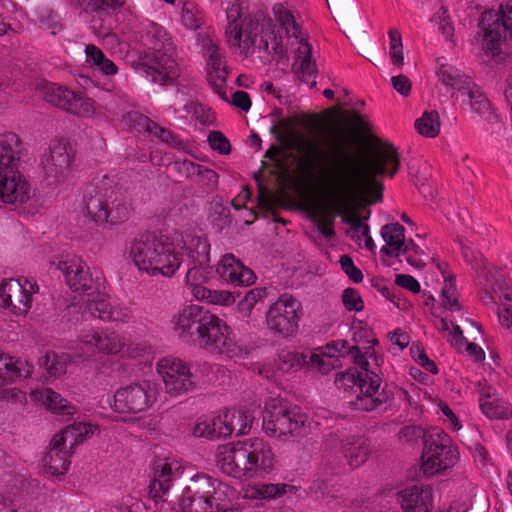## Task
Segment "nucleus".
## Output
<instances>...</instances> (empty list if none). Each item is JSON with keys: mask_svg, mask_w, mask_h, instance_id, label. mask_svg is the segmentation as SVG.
<instances>
[{"mask_svg": "<svg viewBox=\"0 0 512 512\" xmlns=\"http://www.w3.org/2000/svg\"><path fill=\"white\" fill-rule=\"evenodd\" d=\"M354 133L349 128H337L331 134L329 153L323 152L312 139L302 138L296 148L302 155L303 165L308 170L320 173L326 196L331 199L332 210L343 216L350 225L347 234L360 239L358 232L364 223L356 214H350L348 204L356 185L365 190H379L378 179L393 176L399 168V155L393 145L379 143L370 147L368 155L360 162L347 150L354 143Z\"/></svg>", "mask_w": 512, "mask_h": 512, "instance_id": "nucleus-1", "label": "nucleus"}, {"mask_svg": "<svg viewBox=\"0 0 512 512\" xmlns=\"http://www.w3.org/2000/svg\"><path fill=\"white\" fill-rule=\"evenodd\" d=\"M174 331L184 342L191 343L227 358L239 357L242 349L230 337L229 326L217 315L189 305L173 317Z\"/></svg>", "mask_w": 512, "mask_h": 512, "instance_id": "nucleus-2", "label": "nucleus"}, {"mask_svg": "<svg viewBox=\"0 0 512 512\" xmlns=\"http://www.w3.org/2000/svg\"><path fill=\"white\" fill-rule=\"evenodd\" d=\"M327 350L333 349L341 355L349 354L358 368L349 369L335 379L338 388L347 394L346 398L354 410L370 412L387 402L388 396L384 390L379 391L381 378L377 372L369 369L367 356L360 352L358 346H349L346 340H338L327 345Z\"/></svg>", "mask_w": 512, "mask_h": 512, "instance_id": "nucleus-3", "label": "nucleus"}, {"mask_svg": "<svg viewBox=\"0 0 512 512\" xmlns=\"http://www.w3.org/2000/svg\"><path fill=\"white\" fill-rule=\"evenodd\" d=\"M215 461L224 474L241 481L264 478L277 464L271 445L257 437L219 445Z\"/></svg>", "mask_w": 512, "mask_h": 512, "instance_id": "nucleus-4", "label": "nucleus"}, {"mask_svg": "<svg viewBox=\"0 0 512 512\" xmlns=\"http://www.w3.org/2000/svg\"><path fill=\"white\" fill-rule=\"evenodd\" d=\"M227 42L247 56L257 47L270 53H280L282 48L270 18L262 14L243 15L241 5L234 1L227 9Z\"/></svg>", "mask_w": 512, "mask_h": 512, "instance_id": "nucleus-5", "label": "nucleus"}, {"mask_svg": "<svg viewBox=\"0 0 512 512\" xmlns=\"http://www.w3.org/2000/svg\"><path fill=\"white\" fill-rule=\"evenodd\" d=\"M130 256L138 270L150 277L171 278L183 262L182 253L171 242L149 233L131 243Z\"/></svg>", "mask_w": 512, "mask_h": 512, "instance_id": "nucleus-6", "label": "nucleus"}, {"mask_svg": "<svg viewBox=\"0 0 512 512\" xmlns=\"http://www.w3.org/2000/svg\"><path fill=\"white\" fill-rule=\"evenodd\" d=\"M235 497V490L206 474L191 478L179 498L182 512H225Z\"/></svg>", "mask_w": 512, "mask_h": 512, "instance_id": "nucleus-7", "label": "nucleus"}, {"mask_svg": "<svg viewBox=\"0 0 512 512\" xmlns=\"http://www.w3.org/2000/svg\"><path fill=\"white\" fill-rule=\"evenodd\" d=\"M146 50L137 70L160 85H169L179 76L175 47L166 31L157 25L147 33Z\"/></svg>", "mask_w": 512, "mask_h": 512, "instance_id": "nucleus-8", "label": "nucleus"}, {"mask_svg": "<svg viewBox=\"0 0 512 512\" xmlns=\"http://www.w3.org/2000/svg\"><path fill=\"white\" fill-rule=\"evenodd\" d=\"M84 203L88 216L98 225L122 223L128 220L132 211L122 192L104 185L88 186Z\"/></svg>", "mask_w": 512, "mask_h": 512, "instance_id": "nucleus-9", "label": "nucleus"}, {"mask_svg": "<svg viewBox=\"0 0 512 512\" xmlns=\"http://www.w3.org/2000/svg\"><path fill=\"white\" fill-rule=\"evenodd\" d=\"M307 416L296 406L281 398H271L265 403L262 428L264 433L278 440L303 436Z\"/></svg>", "mask_w": 512, "mask_h": 512, "instance_id": "nucleus-10", "label": "nucleus"}, {"mask_svg": "<svg viewBox=\"0 0 512 512\" xmlns=\"http://www.w3.org/2000/svg\"><path fill=\"white\" fill-rule=\"evenodd\" d=\"M92 433V426L88 423L74 422L68 425L60 433L53 437L50 449L43 458L44 467L51 475L66 473L70 465L69 454L66 450L67 443L73 448L82 443L85 437Z\"/></svg>", "mask_w": 512, "mask_h": 512, "instance_id": "nucleus-11", "label": "nucleus"}, {"mask_svg": "<svg viewBox=\"0 0 512 512\" xmlns=\"http://www.w3.org/2000/svg\"><path fill=\"white\" fill-rule=\"evenodd\" d=\"M421 458L424 474L432 476L454 466L458 460V452L451 445V439L447 433L433 430L425 436Z\"/></svg>", "mask_w": 512, "mask_h": 512, "instance_id": "nucleus-12", "label": "nucleus"}, {"mask_svg": "<svg viewBox=\"0 0 512 512\" xmlns=\"http://www.w3.org/2000/svg\"><path fill=\"white\" fill-rule=\"evenodd\" d=\"M51 267L60 270L65 283L74 292L87 293L105 290V278L101 271L92 272L80 258L71 257L65 260L52 261Z\"/></svg>", "mask_w": 512, "mask_h": 512, "instance_id": "nucleus-13", "label": "nucleus"}, {"mask_svg": "<svg viewBox=\"0 0 512 512\" xmlns=\"http://www.w3.org/2000/svg\"><path fill=\"white\" fill-rule=\"evenodd\" d=\"M301 314V303L293 296L283 294L267 310L266 324L274 335L290 337L299 329Z\"/></svg>", "mask_w": 512, "mask_h": 512, "instance_id": "nucleus-14", "label": "nucleus"}, {"mask_svg": "<svg viewBox=\"0 0 512 512\" xmlns=\"http://www.w3.org/2000/svg\"><path fill=\"white\" fill-rule=\"evenodd\" d=\"M76 152L66 139H54L41 159L45 179L51 183H63L72 174Z\"/></svg>", "mask_w": 512, "mask_h": 512, "instance_id": "nucleus-15", "label": "nucleus"}, {"mask_svg": "<svg viewBox=\"0 0 512 512\" xmlns=\"http://www.w3.org/2000/svg\"><path fill=\"white\" fill-rule=\"evenodd\" d=\"M36 91L40 98L64 111L81 117H89L94 113V103L91 99L55 83L42 81L37 84Z\"/></svg>", "mask_w": 512, "mask_h": 512, "instance_id": "nucleus-16", "label": "nucleus"}, {"mask_svg": "<svg viewBox=\"0 0 512 512\" xmlns=\"http://www.w3.org/2000/svg\"><path fill=\"white\" fill-rule=\"evenodd\" d=\"M157 372L164 383L166 393L177 397L196 388V382L188 365L175 357H164L157 362Z\"/></svg>", "mask_w": 512, "mask_h": 512, "instance_id": "nucleus-17", "label": "nucleus"}, {"mask_svg": "<svg viewBox=\"0 0 512 512\" xmlns=\"http://www.w3.org/2000/svg\"><path fill=\"white\" fill-rule=\"evenodd\" d=\"M38 285L28 279L3 280L0 283V304L16 315H25L31 308L32 296Z\"/></svg>", "mask_w": 512, "mask_h": 512, "instance_id": "nucleus-18", "label": "nucleus"}, {"mask_svg": "<svg viewBox=\"0 0 512 512\" xmlns=\"http://www.w3.org/2000/svg\"><path fill=\"white\" fill-rule=\"evenodd\" d=\"M185 277L186 286L192 295L200 301L211 304L228 305L234 298L228 291L210 290L204 284L211 278L212 268L208 264L191 263Z\"/></svg>", "mask_w": 512, "mask_h": 512, "instance_id": "nucleus-19", "label": "nucleus"}, {"mask_svg": "<svg viewBox=\"0 0 512 512\" xmlns=\"http://www.w3.org/2000/svg\"><path fill=\"white\" fill-rule=\"evenodd\" d=\"M148 382L134 383L117 390L114 395V410L119 413H138L154 402Z\"/></svg>", "mask_w": 512, "mask_h": 512, "instance_id": "nucleus-20", "label": "nucleus"}, {"mask_svg": "<svg viewBox=\"0 0 512 512\" xmlns=\"http://www.w3.org/2000/svg\"><path fill=\"white\" fill-rule=\"evenodd\" d=\"M31 186L19 168L0 170V201L10 206H21L31 198Z\"/></svg>", "mask_w": 512, "mask_h": 512, "instance_id": "nucleus-21", "label": "nucleus"}, {"mask_svg": "<svg viewBox=\"0 0 512 512\" xmlns=\"http://www.w3.org/2000/svg\"><path fill=\"white\" fill-rule=\"evenodd\" d=\"M79 342L94 353L115 355L124 348L125 338L113 330L83 329L78 335Z\"/></svg>", "mask_w": 512, "mask_h": 512, "instance_id": "nucleus-22", "label": "nucleus"}, {"mask_svg": "<svg viewBox=\"0 0 512 512\" xmlns=\"http://www.w3.org/2000/svg\"><path fill=\"white\" fill-rule=\"evenodd\" d=\"M86 295L88 298L85 301V310H87L89 318L122 323L129 321V311L124 307L111 303L104 290L95 291L94 294L89 291Z\"/></svg>", "mask_w": 512, "mask_h": 512, "instance_id": "nucleus-23", "label": "nucleus"}, {"mask_svg": "<svg viewBox=\"0 0 512 512\" xmlns=\"http://www.w3.org/2000/svg\"><path fill=\"white\" fill-rule=\"evenodd\" d=\"M181 468L180 462L174 458H159L154 461L149 494L155 501L167 493L174 478L181 473Z\"/></svg>", "mask_w": 512, "mask_h": 512, "instance_id": "nucleus-24", "label": "nucleus"}, {"mask_svg": "<svg viewBox=\"0 0 512 512\" xmlns=\"http://www.w3.org/2000/svg\"><path fill=\"white\" fill-rule=\"evenodd\" d=\"M403 512H431L433 508V490L429 485H413L397 493Z\"/></svg>", "mask_w": 512, "mask_h": 512, "instance_id": "nucleus-25", "label": "nucleus"}, {"mask_svg": "<svg viewBox=\"0 0 512 512\" xmlns=\"http://www.w3.org/2000/svg\"><path fill=\"white\" fill-rule=\"evenodd\" d=\"M499 17L494 10L482 13L479 26L483 32L482 49L486 55L497 56L501 53L504 40L503 27L499 26Z\"/></svg>", "mask_w": 512, "mask_h": 512, "instance_id": "nucleus-26", "label": "nucleus"}, {"mask_svg": "<svg viewBox=\"0 0 512 512\" xmlns=\"http://www.w3.org/2000/svg\"><path fill=\"white\" fill-rule=\"evenodd\" d=\"M292 72L303 83L310 87L316 86L317 65L312 55L311 45L303 39L298 41L295 49Z\"/></svg>", "mask_w": 512, "mask_h": 512, "instance_id": "nucleus-27", "label": "nucleus"}, {"mask_svg": "<svg viewBox=\"0 0 512 512\" xmlns=\"http://www.w3.org/2000/svg\"><path fill=\"white\" fill-rule=\"evenodd\" d=\"M216 271L223 280L238 286L251 285L256 279L254 272L232 254L222 257Z\"/></svg>", "mask_w": 512, "mask_h": 512, "instance_id": "nucleus-28", "label": "nucleus"}, {"mask_svg": "<svg viewBox=\"0 0 512 512\" xmlns=\"http://www.w3.org/2000/svg\"><path fill=\"white\" fill-rule=\"evenodd\" d=\"M481 411L490 419H509L512 417L511 404L500 397L492 387H483L480 390Z\"/></svg>", "mask_w": 512, "mask_h": 512, "instance_id": "nucleus-29", "label": "nucleus"}, {"mask_svg": "<svg viewBox=\"0 0 512 512\" xmlns=\"http://www.w3.org/2000/svg\"><path fill=\"white\" fill-rule=\"evenodd\" d=\"M381 236L386 245L381 247L380 252L391 257H398L400 254L409 252L408 244H405V229L399 223L386 224L381 228Z\"/></svg>", "mask_w": 512, "mask_h": 512, "instance_id": "nucleus-30", "label": "nucleus"}, {"mask_svg": "<svg viewBox=\"0 0 512 512\" xmlns=\"http://www.w3.org/2000/svg\"><path fill=\"white\" fill-rule=\"evenodd\" d=\"M22 142L13 132L0 134V170L19 168Z\"/></svg>", "mask_w": 512, "mask_h": 512, "instance_id": "nucleus-31", "label": "nucleus"}, {"mask_svg": "<svg viewBox=\"0 0 512 512\" xmlns=\"http://www.w3.org/2000/svg\"><path fill=\"white\" fill-rule=\"evenodd\" d=\"M463 97L467 98V103L471 109L482 119L490 123L498 120V116L491 108L490 101L475 83L470 85V87L464 92ZM464 101H466V99H464Z\"/></svg>", "mask_w": 512, "mask_h": 512, "instance_id": "nucleus-32", "label": "nucleus"}, {"mask_svg": "<svg viewBox=\"0 0 512 512\" xmlns=\"http://www.w3.org/2000/svg\"><path fill=\"white\" fill-rule=\"evenodd\" d=\"M181 249L186 253L190 263L208 264L210 261V245L200 236L187 235Z\"/></svg>", "mask_w": 512, "mask_h": 512, "instance_id": "nucleus-33", "label": "nucleus"}, {"mask_svg": "<svg viewBox=\"0 0 512 512\" xmlns=\"http://www.w3.org/2000/svg\"><path fill=\"white\" fill-rule=\"evenodd\" d=\"M437 76L443 85L456 90L461 96L474 83L467 75L449 65H441Z\"/></svg>", "mask_w": 512, "mask_h": 512, "instance_id": "nucleus-34", "label": "nucleus"}, {"mask_svg": "<svg viewBox=\"0 0 512 512\" xmlns=\"http://www.w3.org/2000/svg\"><path fill=\"white\" fill-rule=\"evenodd\" d=\"M252 419V415L247 410L228 409L224 411V421H228L229 430L225 429L224 433L244 435L251 429Z\"/></svg>", "mask_w": 512, "mask_h": 512, "instance_id": "nucleus-35", "label": "nucleus"}, {"mask_svg": "<svg viewBox=\"0 0 512 512\" xmlns=\"http://www.w3.org/2000/svg\"><path fill=\"white\" fill-rule=\"evenodd\" d=\"M478 284L481 287H490L494 294L502 293L503 298L507 301H512V290L508 286L505 278L497 270H490L484 268L479 274Z\"/></svg>", "mask_w": 512, "mask_h": 512, "instance_id": "nucleus-36", "label": "nucleus"}, {"mask_svg": "<svg viewBox=\"0 0 512 512\" xmlns=\"http://www.w3.org/2000/svg\"><path fill=\"white\" fill-rule=\"evenodd\" d=\"M203 49L207 63L212 68L211 72H214L216 77L220 78L221 81L227 78L228 71L224 61V54L219 48L218 43L209 39L204 43Z\"/></svg>", "mask_w": 512, "mask_h": 512, "instance_id": "nucleus-37", "label": "nucleus"}, {"mask_svg": "<svg viewBox=\"0 0 512 512\" xmlns=\"http://www.w3.org/2000/svg\"><path fill=\"white\" fill-rule=\"evenodd\" d=\"M39 395L40 400L52 413L62 416H69L75 413V407L52 389H43L39 392Z\"/></svg>", "mask_w": 512, "mask_h": 512, "instance_id": "nucleus-38", "label": "nucleus"}, {"mask_svg": "<svg viewBox=\"0 0 512 512\" xmlns=\"http://www.w3.org/2000/svg\"><path fill=\"white\" fill-rule=\"evenodd\" d=\"M5 370L9 374V380L13 381L18 377H29L33 371V365L27 360L14 358L0 352V372Z\"/></svg>", "mask_w": 512, "mask_h": 512, "instance_id": "nucleus-39", "label": "nucleus"}, {"mask_svg": "<svg viewBox=\"0 0 512 512\" xmlns=\"http://www.w3.org/2000/svg\"><path fill=\"white\" fill-rule=\"evenodd\" d=\"M298 488L286 483H261L254 489L253 496L263 500L280 498L286 494H295Z\"/></svg>", "mask_w": 512, "mask_h": 512, "instance_id": "nucleus-40", "label": "nucleus"}, {"mask_svg": "<svg viewBox=\"0 0 512 512\" xmlns=\"http://www.w3.org/2000/svg\"><path fill=\"white\" fill-rule=\"evenodd\" d=\"M86 61L97 67L105 75H115L118 68L115 63L107 58L104 53L95 45L89 44L85 48Z\"/></svg>", "mask_w": 512, "mask_h": 512, "instance_id": "nucleus-41", "label": "nucleus"}, {"mask_svg": "<svg viewBox=\"0 0 512 512\" xmlns=\"http://www.w3.org/2000/svg\"><path fill=\"white\" fill-rule=\"evenodd\" d=\"M342 448L351 467H359L365 463L370 454V449L364 439L347 442Z\"/></svg>", "mask_w": 512, "mask_h": 512, "instance_id": "nucleus-42", "label": "nucleus"}, {"mask_svg": "<svg viewBox=\"0 0 512 512\" xmlns=\"http://www.w3.org/2000/svg\"><path fill=\"white\" fill-rule=\"evenodd\" d=\"M328 200L327 206L318 205L316 207V212L314 215V219L317 223V229L321 235L325 238H330L334 236V230L332 225L334 223V213L337 211L332 210L331 207V199L329 196H326Z\"/></svg>", "mask_w": 512, "mask_h": 512, "instance_id": "nucleus-43", "label": "nucleus"}, {"mask_svg": "<svg viewBox=\"0 0 512 512\" xmlns=\"http://www.w3.org/2000/svg\"><path fill=\"white\" fill-rule=\"evenodd\" d=\"M417 132L428 138L436 137L440 132L441 122L437 111H425L414 123Z\"/></svg>", "mask_w": 512, "mask_h": 512, "instance_id": "nucleus-44", "label": "nucleus"}, {"mask_svg": "<svg viewBox=\"0 0 512 512\" xmlns=\"http://www.w3.org/2000/svg\"><path fill=\"white\" fill-rule=\"evenodd\" d=\"M306 364H308V360L304 353L290 350H281L278 353V368L285 373L298 371Z\"/></svg>", "mask_w": 512, "mask_h": 512, "instance_id": "nucleus-45", "label": "nucleus"}, {"mask_svg": "<svg viewBox=\"0 0 512 512\" xmlns=\"http://www.w3.org/2000/svg\"><path fill=\"white\" fill-rule=\"evenodd\" d=\"M183 166L188 174L198 178V182L209 188L217 187L219 175L214 170L191 161L183 162Z\"/></svg>", "mask_w": 512, "mask_h": 512, "instance_id": "nucleus-46", "label": "nucleus"}, {"mask_svg": "<svg viewBox=\"0 0 512 512\" xmlns=\"http://www.w3.org/2000/svg\"><path fill=\"white\" fill-rule=\"evenodd\" d=\"M40 368H42L46 377H58L66 372V362L63 357L54 352H47L39 359Z\"/></svg>", "mask_w": 512, "mask_h": 512, "instance_id": "nucleus-47", "label": "nucleus"}, {"mask_svg": "<svg viewBox=\"0 0 512 512\" xmlns=\"http://www.w3.org/2000/svg\"><path fill=\"white\" fill-rule=\"evenodd\" d=\"M277 21L284 27L290 37L299 38L301 33L300 26L295 22L293 14L282 4H277L273 8Z\"/></svg>", "mask_w": 512, "mask_h": 512, "instance_id": "nucleus-48", "label": "nucleus"}, {"mask_svg": "<svg viewBox=\"0 0 512 512\" xmlns=\"http://www.w3.org/2000/svg\"><path fill=\"white\" fill-rule=\"evenodd\" d=\"M334 354L328 353H311L309 356V361L306 366L311 369L317 370L322 374H327L335 367V362L338 360L334 358Z\"/></svg>", "mask_w": 512, "mask_h": 512, "instance_id": "nucleus-49", "label": "nucleus"}, {"mask_svg": "<svg viewBox=\"0 0 512 512\" xmlns=\"http://www.w3.org/2000/svg\"><path fill=\"white\" fill-rule=\"evenodd\" d=\"M124 124L131 130L149 132L153 121L138 111H130L123 116Z\"/></svg>", "mask_w": 512, "mask_h": 512, "instance_id": "nucleus-50", "label": "nucleus"}, {"mask_svg": "<svg viewBox=\"0 0 512 512\" xmlns=\"http://www.w3.org/2000/svg\"><path fill=\"white\" fill-rule=\"evenodd\" d=\"M442 306L451 311H460L461 305L455 292V280L452 277L445 278V286L441 292Z\"/></svg>", "mask_w": 512, "mask_h": 512, "instance_id": "nucleus-51", "label": "nucleus"}, {"mask_svg": "<svg viewBox=\"0 0 512 512\" xmlns=\"http://www.w3.org/2000/svg\"><path fill=\"white\" fill-rule=\"evenodd\" d=\"M266 295L265 289L254 288L248 291L245 297L238 303V309L244 317H248L253 307L264 298Z\"/></svg>", "mask_w": 512, "mask_h": 512, "instance_id": "nucleus-52", "label": "nucleus"}, {"mask_svg": "<svg viewBox=\"0 0 512 512\" xmlns=\"http://www.w3.org/2000/svg\"><path fill=\"white\" fill-rule=\"evenodd\" d=\"M342 303L349 311H362L364 308L363 300L359 292L354 288H346L342 293Z\"/></svg>", "mask_w": 512, "mask_h": 512, "instance_id": "nucleus-53", "label": "nucleus"}, {"mask_svg": "<svg viewBox=\"0 0 512 512\" xmlns=\"http://www.w3.org/2000/svg\"><path fill=\"white\" fill-rule=\"evenodd\" d=\"M209 145L213 150L218 151L220 154L227 155L231 151L229 140L220 131H212L208 135Z\"/></svg>", "mask_w": 512, "mask_h": 512, "instance_id": "nucleus-54", "label": "nucleus"}, {"mask_svg": "<svg viewBox=\"0 0 512 512\" xmlns=\"http://www.w3.org/2000/svg\"><path fill=\"white\" fill-rule=\"evenodd\" d=\"M124 2L125 0H89L88 6L92 12L103 15L123 6Z\"/></svg>", "mask_w": 512, "mask_h": 512, "instance_id": "nucleus-55", "label": "nucleus"}, {"mask_svg": "<svg viewBox=\"0 0 512 512\" xmlns=\"http://www.w3.org/2000/svg\"><path fill=\"white\" fill-rule=\"evenodd\" d=\"M339 262L341 269L351 281L354 283H360L363 280L361 270L354 265V262L349 255H342Z\"/></svg>", "mask_w": 512, "mask_h": 512, "instance_id": "nucleus-56", "label": "nucleus"}, {"mask_svg": "<svg viewBox=\"0 0 512 512\" xmlns=\"http://www.w3.org/2000/svg\"><path fill=\"white\" fill-rule=\"evenodd\" d=\"M494 12L499 17V26L503 27V31L508 32L512 39V2L500 5L499 10Z\"/></svg>", "mask_w": 512, "mask_h": 512, "instance_id": "nucleus-57", "label": "nucleus"}, {"mask_svg": "<svg viewBox=\"0 0 512 512\" xmlns=\"http://www.w3.org/2000/svg\"><path fill=\"white\" fill-rule=\"evenodd\" d=\"M67 316L69 321L79 323L89 319L87 310H85V301L72 303L67 307Z\"/></svg>", "mask_w": 512, "mask_h": 512, "instance_id": "nucleus-58", "label": "nucleus"}, {"mask_svg": "<svg viewBox=\"0 0 512 512\" xmlns=\"http://www.w3.org/2000/svg\"><path fill=\"white\" fill-rule=\"evenodd\" d=\"M435 20L439 25V30L447 38L454 33V27L449 20L448 11L445 7H441L436 13Z\"/></svg>", "mask_w": 512, "mask_h": 512, "instance_id": "nucleus-59", "label": "nucleus"}, {"mask_svg": "<svg viewBox=\"0 0 512 512\" xmlns=\"http://www.w3.org/2000/svg\"><path fill=\"white\" fill-rule=\"evenodd\" d=\"M398 435L400 440L411 442L420 438L425 440V436H427L428 433H425L419 426H405L399 431Z\"/></svg>", "mask_w": 512, "mask_h": 512, "instance_id": "nucleus-60", "label": "nucleus"}, {"mask_svg": "<svg viewBox=\"0 0 512 512\" xmlns=\"http://www.w3.org/2000/svg\"><path fill=\"white\" fill-rule=\"evenodd\" d=\"M391 85L399 94L404 97H407L412 89V83L410 79L403 74L392 77Z\"/></svg>", "mask_w": 512, "mask_h": 512, "instance_id": "nucleus-61", "label": "nucleus"}, {"mask_svg": "<svg viewBox=\"0 0 512 512\" xmlns=\"http://www.w3.org/2000/svg\"><path fill=\"white\" fill-rule=\"evenodd\" d=\"M395 283L413 293H419L421 289L419 282L413 276L407 274H397Z\"/></svg>", "mask_w": 512, "mask_h": 512, "instance_id": "nucleus-62", "label": "nucleus"}, {"mask_svg": "<svg viewBox=\"0 0 512 512\" xmlns=\"http://www.w3.org/2000/svg\"><path fill=\"white\" fill-rule=\"evenodd\" d=\"M194 435L197 437L214 438L219 437L217 432L212 430V419L210 421H203L195 425Z\"/></svg>", "mask_w": 512, "mask_h": 512, "instance_id": "nucleus-63", "label": "nucleus"}, {"mask_svg": "<svg viewBox=\"0 0 512 512\" xmlns=\"http://www.w3.org/2000/svg\"><path fill=\"white\" fill-rule=\"evenodd\" d=\"M448 341L451 343L452 346H454L458 350H461L463 346H465V344L467 343L465 338L463 337L462 330L458 325H453V330L449 331Z\"/></svg>", "mask_w": 512, "mask_h": 512, "instance_id": "nucleus-64", "label": "nucleus"}]
</instances>
